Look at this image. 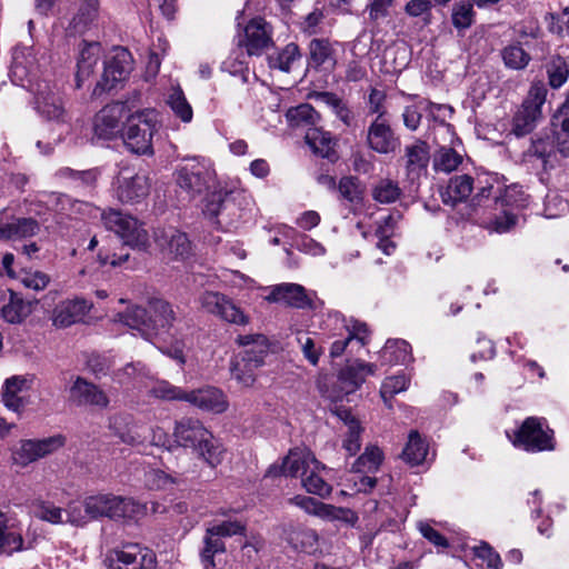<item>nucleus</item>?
<instances>
[{"label": "nucleus", "mask_w": 569, "mask_h": 569, "mask_svg": "<svg viewBox=\"0 0 569 569\" xmlns=\"http://www.w3.org/2000/svg\"><path fill=\"white\" fill-rule=\"evenodd\" d=\"M176 182L190 200L212 189L202 201V214L221 230L236 227L242 209L252 201L244 190L218 187L213 168L196 158L184 160L177 169Z\"/></svg>", "instance_id": "obj_1"}, {"label": "nucleus", "mask_w": 569, "mask_h": 569, "mask_svg": "<svg viewBox=\"0 0 569 569\" xmlns=\"http://www.w3.org/2000/svg\"><path fill=\"white\" fill-rule=\"evenodd\" d=\"M176 442L196 451L206 463L216 468L223 460L224 450L203 423L193 418H182L173 429Z\"/></svg>", "instance_id": "obj_2"}, {"label": "nucleus", "mask_w": 569, "mask_h": 569, "mask_svg": "<svg viewBox=\"0 0 569 569\" xmlns=\"http://www.w3.org/2000/svg\"><path fill=\"white\" fill-rule=\"evenodd\" d=\"M158 127V113L153 109H144L129 116L122 133L124 146L132 153L152 154V138Z\"/></svg>", "instance_id": "obj_3"}, {"label": "nucleus", "mask_w": 569, "mask_h": 569, "mask_svg": "<svg viewBox=\"0 0 569 569\" xmlns=\"http://www.w3.org/2000/svg\"><path fill=\"white\" fill-rule=\"evenodd\" d=\"M86 515L92 519H133L143 513V507L131 498L113 495L88 497L83 502Z\"/></svg>", "instance_id": "obj_4"}, {"label": "nucleus", "mask_w": 569, "mask_h": 569, "mask_svg": "<svg viewBox=\"0 0 569 569\" xmlns=\"http://www.w3.org/2000/svg\"><path fill=\"white\" fill-rule=\"evenodd\" d=\"M103 226L118 234L124 244L133 249L146 250L149 246V233L137 218L120 210L108 209L101 213Z\"/></svg>", "instance_id": "obj_5"}, {"label": "nucleus", "mask_w": 569, "mask_h": 569, "mask_svg": "<svg viewBox=\"0 0 569 569\" xmlns=\"http://www.w3.org/2000/svg\"><path fill=\"white\" fill-rule=\"evenodd\" d=\"M547 87L543 82H533L521 108L513 117L512 132L517 137L530 133L541 118V107L547 99Z\"/></svg>", "instance_id": "obj_6"}, {"label": "nucleus", "mask_w": 569, "mask_h": 569, "mask_svg": "<svg viewBox=\"0 0 569 569\" xmlns=\"http://www.w3.org/2000/svg\"><path fill=\"white\" fill-rule=\"evenodd\" d=\"M34 109L47 121L68 123L71 119L61 91L47 81L37 84Z\"/></svg>", "instance_id": "obj_7"}, {"label": "nucleus", "mask_w": 569, "mask_h": 569, "mask_svg": "<svg viewBox=\"0 0 569 569\" xmlns=\"http://www.w3.org/2000/svg\"><path fill=\"white\" fill-rule=\"evenodd\" d=\"M132 70V57L126 48H114L104 61V68L100 80L97 82L92 94L100 96L103 92L117 88L124 81Z\"/></svg>", "instance_id": "obj_8"}, {"label": "nucleus", "mask_w": 569, "mask_h": 569, "mask_svg": "<svg viewBox=\"0 0 569 569\" xmlns=\"http://www.w3.org/2000/svg\"><path fill=\"white\" fill-rule=\"evenodd\" d=\"M199 302L208 313L228 323L247 326L250 322V317L232 299L221 292L206 291L200 296Z\"/></svg>", "instance_id": "obj_9"}, {"label": "nucleus", "mask_w": 569, "mask_h": 569, "mask_svg": "<svg viewBox=\"0 0 569 569\" xmlns=\"http://www.w3.org/2000/svg\"><path fill=\"white\" fill-rule=\"evenodd\" d=\"M552 435L553 431L551 429L543 428L542 419L529 417L516 432L513 445L531 452L553 450Z\"/></svg>", "instance_id": "obj_10"}, {"label": "nucleus", "mask_w": 569, "mask_h": 569, "mask_svg": "<svg viewBox=\"0 0 569 569\" xmlns=\"http://www.w3.org/2000/svg\"><path fill=\"white\" fill-rule=\"evenodd\" d=\"M66 438L62 435H56L43 439H26L19 442L12 451L14 463L26 467L38 459L44 458L62 448Z\"/></svg>", "instance_id": "obj_11"}, {"label": "nucleus", "mask_w": 569, "mask_h": 569, "mask_svg": "<svg viewBox=\"0 0 569 569\" xmlns=\"http://www.w3.org/2000/svg\"><path fill=\"white\" fill-rule=\"evenodd\" d=\"M376 366L362 361H356L340 370L337 379L339 390H322L321 392L333 402L342 400L343 396L355 392L366 379V376L373 375Z\"/></svg>", "instance_id": "obj_12"}, {"label": "nucleus", "mask_w": 569, "mask_h": 569, "mask_svg": "<svg viewBox=\"0 0 569 569\" xmlns=\"http://www.w3.org/2000/svg\"><path fill=\"white\" fill-rule=\"evenodd\" d=\"M150 190L147 174L133 173L130 169H122L117 179V197L123 203H138L143 200Z\"/></svg>", "instance_id": "obj_13"}, {"label": "nucleus", "mask_w": 569, "mask_h": 569, "mask_svg": "<svg viewBox=\"0 0 569 569\" xmlns=\"http://www.w3.org/2000/svg\"><path fill=\"white\" fill-rule=\"evenodd\" d=\"M366 141L369 149L380 154L393 153L400 147V138L382 117H376L369 124Z\"/></svg>", "instance_id": "obj_14"}, {"label": "nucleus", "mask_w": 569, "mask_h": 569, "mask_svg": "<svg viewBox=\"0 0 569 569\" xmlns=\"http://www.w3.org/2000/svg\"><path fill=\"white\" fill-rule=\"evenodd\" d=\"M290 503L301 508L307 513L325 520H341L349 523H353L357 520L356 513L350 509L323 503L311 497L296 496L290 499Z\"/></svg>", "instance_id": "obj_15"}, {"label": "nucleus", "mask_w": 569, "mask_h": 569, "mask_svg": "<svg viewBox=\"0 0 569 569\" xmlns=\"http://www.w3.org/2000/svg\"><path fill=\"white\" fill-rule=\"evenodd\" d=\"M409 180H419L427 173L430 161V149L427 142L416 140L412 144H408L403 149L401 158Z\"/></svg>", "instance_id": "obj_16"}, {"label": "nucleus", "mask_w": 569, "mask_h": 569, "mask_svg": "<svg viewBox=\"0 0 569 569\" xmlns=\"http://www.w3.org/2000/svg\"><path fill=\"white\" fill-rule=\"evenodd\" d=\"M116 569H154L156 556L152 550L138 543L124 545L114 551Z\"/></svg>", "instance_id": "obj_17"}, {"label": "nucleus", "mask_w": 569, "mask_h": 569, "mask_svg": "<svg viewBox=\"0 0 569 569\" xmlns=\"http://www.w3.org/2000/svg\"><path fill=\"white\" fill-rule=\"evenodd\" d=\"M186 402H189L201 411L212 413H222L229 406L223 391L212 386L187 391Z\"/></svg>", "instance_id": "obj_18"}, {"label": "nucleus", "mask_w": 569, "mask_h": 569, "mask_svg": "<svg viewBox=\"0 0 569 569\" xmlns=\"http://www.w3.org/2000/svg\"><path fill=\"white\" fill-rule=\"evenodd\" d=\"M127 116V106L114 102L103 107L94 118V133L102 139H111L120 131L122 119Z\"/></svg>", "instance_id": "obj_19"}, {"label": "nucleus", "mask_w": 569, "mask_h": 569, "mask_svg": "<svg viewBox=\"0 0 569 569\" xmlns=\"http://www.w3.org/2000/svg\"><path fill=\"white\" fill-rule=\"evenodd\" d=\"M70 401L77 406H91L106 409L109 406V397L97 385L77 377L70 388Z\"/></svg>", "instance_id": "obj_20"}, {"label": "nucleus", "mask_w": 569, "mask_h": 569, "mask_svg": "<svg viewBox=\"0 0 569 569\" xmlns=\"http://www.w3.org/2000/svg\"><path fill=\"white\" fill-rule=\"evenodd\" d=\"M92 303L84 298H73L61 301L53 309L52 321L56 327L66 328L77 323L88 315Z\"/></svg>", "instance_id": "obj_21"}, {"label": "nucleus", "mask_w": 569, "mask_h": 569, "mask_svg": "<svg viewBox=\"0 0 569 569\" xmlns=\"http://www.w3.org/2000/svg\"><path fill=\"white\" fill-rule=\"evenodd\" d=\"M260 349L256 357L236 356L231 361L230 371L231 376L238 383L243 387H250L256 381V370L262 366L261 355L266 351L263 339L257 338Z\"/></svg>", "instance_id": "obj_22"}, {"label": "nucleus", "mask_w": 569, "mask_h": 569, "mask_svg": "<svg viewBox=\"0 0 569 569\" xmlns=\"http://www.w3.org/2000/svg\"><path fill=\"white\" fill-rule=\"evenodd\" d=\"M243 44L249 56H260L272 44L270 24L261 18L252 19L244 28Z\"/></svg>", "instance_id": "obj_23"}, {"label": "nucleus", "mask_w": 569, "mask_h": 569, "mask_svg": "<svg viewBox=\"0 0 569 569\" xmlns=\"http://www.w3.org/2000/svg\"><path fill=\"white\" fill-rule=\"evenodd\" d=\"M148 308L150 322H148L147 330L152 332V337L162 331H168L177 320L172 306L161 298L149 299Z\"/></svg>", "instance_id": "obj_24"}, {"label": "nucleus", "mask_w": 569, "mask_h": 569, "mask_svg": "<svg viewBox=\"0 0 569 569\" xmlns=\"http://www.w3.org/2000/svg\"><path fill=\"white\" fill-rule=\"evenodd\" d=\"M330 410L347 427L342 448L349 456H355L361 447V433L363 432V428L360 421L351 413L350 409L343 406L335 405Z\"/></svg>", "instance_id": "obj_25"}, {"label": "nucleus", "mask_w": 569, "mask_h": 569, "mask_svg": "<svg viewBox=\"0 0 569 569\" xmlns=\"http://www.w3.org/2000/svg\"><path fill=\"white\" fill-rule=\"evenodd\" d=\"M158 246L176 258H184L190 253L191 243L186 233L170 227L154 233Z\"/></svg>", "instance_id": "obj_26"}, {"label": "nucleus", "mask_w": 569, "mask_h": 569, "mask_svg": "<svg viewBox=\"0 0 569 569\" xmlns=\"http://www.w3.org/2000/svg\"><path fill=\"white\" fill-rule=\"evenodd\" d=\"M303 138L306 144L316 156L326 158L331 162L338 159L336 140L332 138L330 132L323 131L318 127L309 128Z\"/></svg>", "instance_id": "obj_27"}, {"label": "nucleus", "mask_w": 569, "mask_h": 569, "mask_svg": "<svg viewBox=\"0 0 569 569\" xmlns=\"http://www.w3.org/2000/svg\"><path fill=\"white\" fill-rule=\"evenodd\" d=\"M101 53V47L98 42H82L78 60V70L76 73V87L82 88L84 81L93 73Z\"/></svg>", "instance_id": "obj_28"}, {"label": "nucleus", "mask_w": 569, "mask_h": 569, "mask_svg": "<svg viewBox=\"0 0 569 569\" xmlns=\"http://www.w3.org/2000/svg\"><path fill=\"white\" fill-rule=\"evenodd\" d=\"M473 189V179L468 174L452 177L447 187L441 191L445 204L456 206L469 198Z\"/></svg>", "instance_id": "obj_29"}, {"label": "nucleus", "mask_w": 569, "mask_h": 569, "mask_svg": "<svg viewBox=\"0 0 569 569\" xmlns=\"http://www.w3.org/2000/svg\"><path fill=\"white\" fill-rule=\"evenodd\" d=\"M40 230L37 220L18 218L0 226V240H20L36 236Z\"/></svg>", "instance_id": "obj_30"}, {"label": "nucleus", "mask_w": 569, "mask_h": 569, "mask_svg": "<svg viewBox=\"0 0 569 569\" xmlns=\"http://www.w3.org/2000/svg\"><path fill=\"white\" fill-rule=\"evenodd\" d=\"M116 321L129 327L130 329L137 330L144 339H151L152 332L147 330L149 327V308H142L140 306H132L124 312L117 315Z\"/></svg>", "instance_id": "obj_31"}, {"label": "nucleus", "mask_w": 569, "mask_h": 569, "mask_svg": "<svg viewBox=\"0 0 569 569\" xmlns=\"http://www.w3.org/2000/svg\"><path fill=\"white\" fill-rule=\"evenodd\" d=\"M111 429L121 442L129 446L140 445L146 439L142 427L129 421L127 417L114 418L111 422Z\"/></svg>", "instance_id": "obj_32"}, {"label": "nucleus", "mask_w": 569, "mask_h": 569, "mask_svg": "<svg viewBox=\"0 0 569 569\" xmlns=\"http://www.w3.org/2000/svg\"><path fill=\"white\" fill-rule=\"evenodd\" d=\"M319 114L309 103H302L287 110V127L301 128L305 132L315 128L319 121Z\"/></svg>", "instance_id": "obj_33"}, {"label": "nucleus", "mask_w": 569, "mask_h": 569, "mask_svg": "<svg viewBox=\"0 0 569 569\" xmlns=\"http://www.w3.org/2000/svg\"><path fill=\"white\" fill-rule=\"evenodd\" d=\"M428 451L429 446L427 441L421 438L418 431L412 430L402 450V459L411 466H418L427 460Z\"/></svg>", "instance_id": "obj_34"}, {"label": "nucleus", "mask_w": 569, "mask_h": 569, "mask_svg": "<svg viewBox=\"0 0 569 569\" xmlns=\"http://www.w3.org/2000/svg\"><path fill=\"white\" fill-rule=\"evenodd\" d=\"M166 103L171 109L173 114L182 122L189 123L192 120V107L188 102L183 90L179 86L170 88L166 98Z\"/></svg>", "instance_id": "obj_35"}, {"label": "nucleus", "mask_w": 569, "mask_h": 569, "mask_svg": "<svg viewBox=\"0 0 569 569\" xmlns=\"http://www.w3.org/2000/svg\"><path fill=\"white\" fill-rule=\"evenodd\" d=\"M317 295L298 283H287V307L312 310L316 307Z\"/></svg>", "instance_id": "obj_36"}, {"label": "nucleus", "mask_w": 569, "mask_h": 569, "mask_svg": "<svg viewBox=\"0 0 569 569\" xmlns=\"http://www.w3.org/2000/svg\"><path fill=\"white\" fill-rule=\"evenodd\" d=\"M383 455L377 446H367L363 453L352 463L351 471L356 473H375L379 470Z\"/></svg>", "instance_id": "obj_37"}, {"label": "nucleus", "mask_w": 569, "mask_h": 569, "mask_svg": "<svg viewBox=\"0 0 569 569\" xmlns=\"http://www.w3.org/2000/svg\"><path fill=\"white\" fill-rule=\"evenodd\" d=\"M476 6L472 1L459 0L452 4L451 9V22L452 26L459 31L469 29L476 19Z\"/></svg>", "instance_id": "obj_38"}, {"label": "nucleus", "mask_w": 569, "mask_h": 569, "mask_svg": "<svg viewBox=\"0 0 569 569\" xmlns=\"http://www.w3.org/2000/svg\"><path fill=\"white\" fill-rule=\"evenodd\" d=\"M312 466L318 467V460L309 451L290 450L287 455V469L291 477L301 479Z\"/></svg>", "instance_id": "obj_39"}, {"label": "nucleus", "mask_w": 569, "mask_h": 569, "mask_svg": "<svg viewBox=\"0 0 569 569\" xmlns=\"http://www.w3.org/2000/svg\"><path fill=\"white\" fill-rule=\"evenodd\" d=\"M28 388V380L26 378L12 377L7 379L2 392L4 406L14 411L19 410L23 406L19 393Z\"/></svg>", "instance_id": "obj_40"}, {"label": "nucleus", "mask_w": 569, "mask_h": 569, "mask_svg": "<svg viewBox=\"0 0 569 569\" xmlns=\"http://www.w3.org/2000/svg\"><path fill=\"white\" fill-rule=\"evenodd\" d=\"M411 348L405 340H388L380 351L383 363H405L411 357Z\"/></svg>", "instance_id": "obj_41"}, {"label": "nucleus", "mask_w": 569, "mask_h": 569, "mask_svg": "<svg viewBox=\"0 0 569 569\" xmlns=\"http://www.w3.org/2000/svg\"><path fill=\"white\" fill-rule=\"evenodd\" d=\"M549 86L553 89L562 87L569 78V64L560 56H551L546 63Z\"/></svg>", "instance_id": "obj_42"}, {"label": "nucleus", "mask_w": 569, "mask_h": 569, "mask_svg": "<svg viewBox=\"0 0 569 569\" xmlns=\"http://www.w3.org/2000/svg\"><path fill=\"white\" fill-rule=\"evenodd\" d=\"M320 468L325 469L318 461V467L312 466L307 475L301 476V485L309 493L318 495L323 498L331 493L332 488L319 475Z\"/></svg>", "instance_id": "obj_43"}, {"label": "nucleus", "mask_w": 569, "mask_h": 569, "mask_svg": "<svg viewBox=\"0 0 569 569\" xmlns=\"http://www.w3.org/2000/svg\"><path fill=\"white\" fill-rule=\"evenodd\" d=\"M30 313V305L24 302L13 292L10 293V299L1 308L2 318L9 323H19Z\"/></svg>", "instance_id": "obj_44"}, {"label": "nucleus", "mask_w": 569, "mask_h": 569, "mask_svg": "<svg viewBox=\"0 0 569 569\" xmlns=\"http://www.w3.org/2000/svg\"><path fill=\"white\" fill-rule=\"evenodd\" d=\"M462 162V156L452 148H440L433 158V168L436 171L449 173L458 169Z\"/></svg>", "instance_id": "obj_45"}, {"label": "nucleus", "mask_w": 569, "mask_h": 569, "mask_svg": "<svg viewBox=\"0 0 569 569\" xmlns=\"http://www.w3.org/2000/svg\"><path fill=\"white\" fill-rule=\"evenodd\" d=\"M553 136L557 148L563 156H569V116L559 112L553 118Z\"/></svg>", "instance_id": "obj_46"}, {"label": "nucleus", "mask_w": 569, "mask_h": 569, "mask_svg": "<svg viewBox=\"0 0 569 569\" xmlns=\"http://www.w3.org/2000/svg\"><path fill=\"white\" fill-rule=\"evenodd\" d=\"M21 550H23L21 532L14 530L13 526L0 529V555L11 556Z\"/></svg>", "instance_id": "obj_47"}, {"label": "nucleus", "mask_w": 569, "mask_h": 569, "mask_svg": "<svg viewBox=\"0 0 569 569\" xmlns=\"http://www.w3.org/2000/svg\"><path fill=\"white\" fill-rule=\"evenodd\" d=\"M149 393L161 400L166 401H186L187 390L173 386L170 382L162 380L156 382L149 390Z\"/></svg>", "instance_id": "obj_48"}, {"label": "nucleus", "mask_w": 569, "mask_h": 569, "mask_svg": "<svg viewBox=\"0 0 569 569\" xmlns=\"http://www.w3.org/2000/svg\"><path fill=\"white\" fill-rule=\"evenodd\" d=\"M256 338L263 339V341H264L263 345H266V351L261 355L262 356L261 360H262V366H263L264 359L269 355V351H270V345H269V341L266 336L260 335V333L239 335L236 339V343L238 346L244 348V350L239 353L240 356L256 357L260 349L259 342L257 341L258 339H256Z\"/></svg>", "instance_id": "obj_49"}, {"label": "nucleus", "mask_w": 569, "mask_h": 569, "mask_svg": "<svg viewBox=\"0 0 569 569\" xmlns=\"http://www.w3.org/2000/svg\"><path fill=\"white\" fill-rule=\"evenodd\" d=\"M401 189L390 179L380 180L372 189V198L380 203H391L399 199Z\"/></svg>", "instance_id": "obj_50"}, {"label": "nucleus", "mask_w": 569, "mask_h": 569, "mask_svg": "<svg viewBox=\"0 0 569 569\" xmlns=\"http://www.w3.org/2000/svg\"><path fill=\"white\" fill-rule=\"evenodd\" d=\"M502 59L508 68L520 70L528 66L530 56L519 44H511L503 49Z\"/></svg>", "instance_id": "obj_51"}, {"label": "nucleus", "mask_w": 569, "mask_h": 569, "mask_svg": "<svg viewBox=\"0 0 569 569\" xmlns=\"http://www.w3.org/2000/svg\"><path fill=\"white\" fill-rule=\"evenodd\" d=\"M409 379L405 375L388 377L382 382L380 395L388 407H391L390 399L408 388Z\"/></svg>", "instance_id": "obj_52"}, {"label": "nucleus", "mask_w": 569, "mask_h": 569, "mask_svg": "<svg viewBox=\"0 0 569 569\" xmlns=\"http://www.w3.org/2000/svg\"><path fill=\"white\" fill-rule=\"evenodd\" d=\"M395 230V218L393 216H388L383 219V223L379 224L376 230V236L379 241L377 243L378 248L386 254H391L395 250V243L389 240V238L393 234Z\"/></svg>", "instance_id": "obj_53"}, {"label": "nucleus", "mask_w": 569, "mask_h": 569, "mask_svg": "<svg viewBox=\"0 0 569 569\" xmlns=\"http://www.w3.org/2000/svg\"><path fill=\"white\" fill-rule=\"evenodd\" d=\"M310 58L316 66H322L327 62H333V51L331 44L325 39H313L310 42Z\"/></svg>", "instance_id": "obj_54"}, {"label": "nucleus", "mask_w": 569, "mask_h": 569, "mask_svg": "<svg viewBox=\"0 0 569 569\" xmlns=\"http://www.w3.org/2000/svg\"><path fill=\"white\" fill-rule=\"evenodd\" d=\"M224 551V543L216 535H210L209 529L206 530L204 548L201 552L202 561L208 566L214 567L213 556L218 552Z\"/></svg>", "instance_id": "obj_55"}, {"label": "nucleus", "mask_w": 569, "mask_h": 569, "mask_svg": "<svg viewBox=\"0 0 569 569\" xmlns=\"http://www.w3.org/2000/svg\"><path fill=\"white\" fill-rule=\"evenodd\" d=\"M20 281L28 289L41 291L50 283V276L40 270H28L21 273Z\"/></svg>", "instance_id": "obj_56"}, {"label": "nucleus", "mask_w": 569, "mask_h": 569, "mask_svg": "<svg viewBox=\"0 0 569 569\" xmlns=\"http://www.w3.org/2000/svg\"><path fill=\"white\" fill-rule=\"evenodd\" d=\"M292 246L299 251L313 257L322 256L326 252L321 243L317 242L307 234H298L293 239Z\"/></svg>", "instance_id": "obj_57"}, {"label": "nucleus", "mask_w": 569, "mask_h": 569, "mask_svg": "<svg viewBox=\"0 0 569 569\" xmlns=\"http://www.w3.org/2000/svg\"><path fill=\"white\" fill-rule=\"evenodd\" d=\"M98 17V0H83L77 17L74 18L76 26L82 24L83 27L92 23Z\"/></svg>", "instance_id": "obj_58"}, {"label": "nucleus", "mask_w": 569, "mask_h": 569, "mask_svg": "<svg viewBox=\"0 0 569 569\" xmlns=\"http://www.w3.org/2000/svg\"><path fill=\"white\" fill-rule=\"evenodd\" d=\"M34 513L37 518L51 523H62L64 521L63 510L52 503H40Z\"/></svg>", "instance_id": "obj_59"}, {"label": "nucleus", "mask_w": 569, "mask_h": 569, "mask_svg": "<svg viewBox=\"0 0 569 569\" xmlns=\"http://www.w3.org/2000/svg\"><path fill=\"white\" fill-rule=\"evenodd\" d=\"M207 529H209L210 535H216L219 538L242 535L246 530L244 526L238 521H223Z\"/></svg>", "instance_id": "obj_60"}, {"label": "nucleus", "mask_w": 569, "mask_h": 569, "mask_svg": "<svg viewBox=\"0 0 569 569\" xmlns=\"http://www.w3.org/2000/svg\"><path fill=\"white\" fill-rule=\"evenodd\" d=\"M475 555L482 559L488 568L501 569L502 567L500 556L487 543L475 547Z\"/></svg>", "instance_id": "obj_61"}, {"label": "nucleus", "mask_w": 569, "mask_h": 569, "mask_svg": "<svg viewBox=\"0 0 569 569\" xmlns=\"http://www.w3.org/2000/svg\"><path fill=\"white\" fill-rule=\"evenodd\" d=\"M296 339L306 359L316 366L319 361L320 351L316 349L313 340L307 333H298Z\"/></svg>", "instance_id": "obj_62"}, {"label": "nucleus", "mask_w": 569, "mask_h": 569, "mask_svg": "<svg viewBox=\"0 0 569 569\" xmlns=\"http://www.w3.org/2000/svg\"><path fill=\"white\" fill-rule=\"evenodd\" d=\"M395 0H370L367 9L369 18L372 21H378L388 17L389 9L392 7Z\"/></svg>", "instance_id": "obj_63"}, {"label": "nucleus", "mask_w": 569, "mask_h": 569, "mask_svg": "<svg viewBox=\"0 0 569 569\" xmlns=\"http://www.w3.org/2000/svg\"><path fill=\"white\" fill-rule=\"evenodd\" d=\"M431 9L430 0H410L405 6V12L412 18L430 16Z\"/></svg>", "instance_id": "obj_64"}]
</instances>
